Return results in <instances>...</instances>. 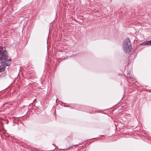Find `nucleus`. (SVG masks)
Instances as JSON below:
<instances>
[{"instance_id": "4", "label": "nucleus", "mask_w": 151, "mask_h": 151, "mask_svg": "<svg viewBox=\"0 0 151 151\" xmlns=\"http://www.w3.org/2000/svg\"><path fill=\"white\" fill-rule=\"evenodd\" d=\"M147 45H151V40L149 41H147Z\"/></svg>"}, {"instance_id": "3", "label": "nucleus", "mask_w": 151, "mask_h": 151, "mask_svg": "<svg viewBox=\"0 0 151 151\" xmlns=\"http://www.w3.org/2000/svg\"><path fill=\"white\" fill-rule=\"evenodd\" d=\"M147 41H146L145 42H144L143 43H142L140 44V45H147Z\"/></svg>"}, {"instance_id": "5", "label": "nucleus", "mask_w": 151, "mask_h": 151, "mask_svg": "<svg viewBox=\"0 0 151 151\" xmlns=\"http://www.w3.org/2000/svg\"><path fill=\"white\" fill-rule=\"evenodd\" d=\"M12 139H13L14 137H11Z\"/></svg>"}, {"instance_id": "1", "label": "nucleus", "mask_w": 151, "mask_h": 151, "mask_svg": "<svg viewBox=\"0 0 151 151\" xmlns=\"http://www.w3.org/2000/svg\"><path fill=\"white\" fill-rule=\"evenodd\" d=\"M123 50L125 52L128 53L132 48L131 43L129 38H126L124 41L123 45Z\"/></svg>"}, {"instance_id": "2", "label": "nucleus", "mask_w": 151, "mask_h": 151, "mask_svg": "<svg viewBox=\"0 0 151 151\" xmlns=\"http://www.w3.org/2000/svg\"><path fill=\"white\" fill-rule=\"evenodd\" d=\"M7 76V74L6 71L0 73V77H5L6 78Z\"/></svg>"}]
</instances>
